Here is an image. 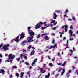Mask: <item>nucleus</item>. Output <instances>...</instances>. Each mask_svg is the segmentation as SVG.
Masks as SVG:
<instances>
[{"mask_svg": "<svg viewBox=\"0 0 78 78\" xmlns=\"http://www.w3.org/2000/svg\"><path fill=\"white\" fill-rule=\"evenodd\" d=\"M56 27H54L52 28V29L53 30H56Z\"/></svg>", "mask_w": 78, "mask_h": 78, "instance_id": "45", "label": "nucleus"}, {"mask_svg": "<svg viewBox=\"0 0 78 78\" xmlns=\"http://www.w3.org/2000/svg\"><path fill=\"white\" fill-rule=\"evenodd\" d=\"M35 52V51H34V50L33 51H32L31 53V55H34Z\"/></svg>", "mask_w": 78, "mask_h": 78, "instance_id": "25", "label": "nucleus"}, {"mask_svg": "<svg viewBox=\"0 0 78 78\" xmlns=\"http://www.w3.org/2000/svg\"><path fill=\"white\" fill-rule=\"evenodd\" d=\"M55 12L57 13H60V11L59 10H56L55 11Z\"/></svg>", "mask_w": 78, "mask_h": 78, "instance_id": "28", "label": "nucleus"}, {"mask_svg": "<svg viewBox=\"0 0 78 78\" xmlns=\"http://www.w3.org/2000/svg\"><path fill=\"white\" fill-rule=\"evenodd\" d=\"M49 49L48 48L47 50H45V52H47Z\"/></svg>", "mask_w": 78, "mask_h": 78, "instance_id": "56", "label": "nucleus"}, {"mask_svg": "<svg viewBox=\"0 0 78 78\" xmlns=\"http://www.w3.org/2000/svg\"><path fill=\"white\" fill-rule=\"evenodd\" d=\"M3 43H1V45H0V48H1V47H2L3 46Z\"/></svg>", "mask_w": 78, "mask_h": 78, "instance_id": "41", "label": "nucleus"}, {"mask_svg": "<svg viewBox=\"0 0 78 78\" xmlns=\"http://www.w3.org/2000/svg\"><path fill=\"white\" fill-rule=\"evenodd\" d=\"M20 64H21L22 63L24 62V60H22L21 61H20Z\"/></svg>", "mask_w": 78, "mask_h": 78, "instance_id": "42", "label": "nucleus"}, {"mask_svg": "<svg viewBox=\"0 0 78 78\" xmlns=\"http://www.w3.org/2000/svg\"><path fill=\"white\" fill-rule=\"evenodd\" d=\"M23 76H24L23 75H21V76H20V77L21 78H23Z\"/></svg>", "mask_w": 78, "mask_h": 78, "instance_id": "48", "label": "nucleus"}, {"mask_svg": "<svg viewBox=\"0 0 78 78\" xmlns=\"http://www.w3.org/2000/svg\"><path fill=\"white\" fill-rule=\"evenodd\" d=\"M67 12H69V10H68V9H66V11L65 12V13L66 14H67Z\"/></svg>", "mask_w": 78, "mask_h": 78, "instance_id": "27", "label": "nucleus"}, {"mask_svg": "<svg viewBox=\"0 0 78 78\" xmlns=\"http://www.w3.org/2000/svg\"><path fill=\"white\" fill-rule=\"evenodd\" d=\"M66 64V61H65V62L62 64V66L63 67L65 66Z\"/></svg>", "mask_w": 78, "mask_h": 78, "instance_id": "26", "label": "nucleus"}, {"mask_svg": "<svg viewBox=\"0 0 78 78\" xmlns=\"http://www.w3.org/2000/svg\"><path fill=\"white\" fill-rule=\"evenodd\" d=\"M70 29H73V27H72V25H71L70 26Z\"/></svg>", "mask_w": 78, "mask_h": 78, "instance_id": "43", "label": "nucleus"}, {"mask_svg": "<svg viewBox=\"0 0 78 78\" xmlns=\"http://www.w3.org/2000/svg\"><path fill=\"white\" fill-rule=\"evenodd\" d=\"M42 30H44L45 29H46V27H42Z\"/></svg>", "mask_w": 78, "mask_h": 78, "instance_id": "46", "label": "nucleus"}, {"mask_svg": "<svg viewBox=\"0 0 78 78\" xmlns=\"http://www.w3.org/2000/svg\"><path fill=\"white\" fill-rule=\"evenodd\" d=\"M69 51H70V52H73V50H69Z\"/></svg>", "mask_w": 78, "mask_h": 78, "instance_id": "62", "label": "nucleus"}, {"mask_svg": "<svg viewBox=\"0 0 78 78\" xmlns=\"http://www.w3.org/2000/svg\"><path fill=\"white\" fill-rule=\"evenodd\" d=\"M64 27L65 28V32H67V28H68V26H67V25H65Z\"/></svg>", "mask_w": 78, "mask_h": 78, "instance_id": "12", "label": "nucleus"}, {"mask_svg": "<svg viewBox=\"0 0 78 78\" xmlns=\"http://www.w3.org/2000/svg\"><path fill=\"white\" fill-rule=\"evenodd\" d=\"M57 55L58 56H61V54H60V53H58L57 54Z\"/></svg>", "mask_w": 78, "mask_h": 78, "instance_id": "54", "label": "nucleus"}, {"mask_svg": "<svg viewBox=\"0 0 78 78\" xmlns=\"http://www.w3.org/2000/svg\"><path fill=\"white\" fill-rule=\"evenodd\" d=\"M49 66H52L53 64L52 63H50L49 64Z\"/></svg>", "mask_w": 78, "mask_h": 78, "instance_id": "40", "label": "nucleus"}, {"mask_svg": "<svg viewBox=\"0 0 78 78\" xmlns=\"http://www.w3.org/2000/svg\"><path fill=\"white\" fill-rule=\"evenodd\" d=\"M57 24V22L54 23L53 25H56Z\"/></svg>", "mask_w": 78, "mask_h": 78, "instance_id": "44", "label": "nucleus"}, {"mask_svg": "<svg viewBox=\"0 0 78 78\" xmlns=\"http://www.w3.org/2000/svg\"><path fill=\"white\" fill-rule=\"evenodd\" d=\"M52 42V44H54V43H55V41L54 38H53V39Z\"/></svg>", "mask_w": 78, "mask_h": 78, "instance_id": "32", "label": "nucleus"}, {"mask_svg": "<svg viewBox=\"0 0 78 78\" xmlns=\"http://www.w3.org/2000/svg\"><path fill=\"white\" fill-rule=\"evenodd\" d=\"M62 71L63 72H62L61 75H63L64 74V72H65V69H62Z\"/></svg>", "mask_w": 78, "mask_h": 78, "instance_id": "20", "label": "nucleus"}, {"mask_svg": "<svg viewBox=\"0 0 78 78\" xmlns=\"http://www.w3.org/2000/svg\"><path fill=\"white\" fill-rule=\"evenodd\" d=\"M62 70V68L58 69H56V71H58V72H60V71Z\"/></svg>", "mask_w": 78, "mask_h": 78, "instance_id": "22", "label": "nucleus"}, {"mask_svg": "<svg viewBox=\"0 0 78 78\" xmlns=\"http://www.w3.org/2000/svg\"><path fill=\"white\" fill-rule=\"evenodd\" d=\"M55 57H54V58L52 59V61H55Z\"/></svg>", "mask_w": 78, "mask_h": 78, "instance_id": "58", "label": "nucleus"}, {"mask_svg": "<svg viewBox=\"0 0 78 78\" xmlns=\"http://www.w3.org/2000/svg\"><path fill=\"white\" fill-rule=\"evenodd\" d=\"M28 31H30V29H31V27H28Z\"/></svg>", "mask_w": 78, "mask_h": 78, "instance_id": "34", "label": "nucleus"}, {"mask_svg": "<svg viewBox=\"0 0 78 78\" xmlns=\"http://www.w3.org/2000/svg\"><path fill=\"white\" fill-rule=\"evenodd\" d=\"M45 69V67H44L43 68H41L40 69V72H42V73H45V71L43 69Z\"/></svg>", "mask_w": 78, "mask_h": 78, "instance_id": "10", "label": "nucleus"}, {"mask_svg": "<svg viewBox=\"0 0 78 78\" xmlns=\"http://www.w3.org/2000/svg\"><path fill=\"white\" fill-rule=\"evenodd\" d=\"M24 57V56H23L22 54H21L20 55V58H21V59H23Z\"/></svg>", "mask_w": 78, "mask_h": 78, "instance_id": "19", "label": "nucleus"}, {"mask_svg": "<svg viewBox=\"0 0 78 78\" xmlns=\"http://www.w3.org/2000/svg\"><path fill=\"white\" fill-rule=\"evenodd\" d=\"M30 72H27V75H29V74H30Z\"/></svg>", "mask_w": 78, "mask_h": 78, "instance_id": "49", "label": "nucleus"}, {"mask_svg": "<svg viewBox=\"0 0 78 78\" xmlns=\"http://www.w3.org/2000/svg\"><path fill=\"white\" fill-rule=\"evenodd\" d=\"M16 59L18 61H20V58H16Z\"/></svg>", "mask_w": 78, "mask_h": 78, "instance_id": "39", "label": "nucleus"}, {"mask_svg": "<svg viewBox=\"0 0 78 78\" xmlns=\"http://www.w3.org/2000/svg\"><path fill=\"white\" fill-rule=\"evenodd\" d=\"M72 72V71L71 70H69V71L66 74V76L67 77H68V78L69 77V76H70V75L69 74H70V73H71ZM68 75H69L68 76Z\"/></svg>", "mask_w": 78, "mask_h": 78, "instance_id": "11", "label": "nucleus"}, {"mask_svg": "<svg viewBox=\"0 0 78 78\" xmlns=\"http://www.w3.org/2000/svg\"><path fill=\"white\" fill-rule=\"evenodd\" d=\"M31 69H32V66H30V67L29 68L30 70H31Z\"/></svg>", "mask_w": 78, "mask_h": 78, "instance_id": "59", "label": "nucleus"}, {"mask_svg": "<svg viewBox=\"0 0 78 78\" xmlns=\"http://www.w3.org/2000/svg\"><path fill=\"white\" fill-rule=\"evenodd\" d=\"M16 76L17 77H19V74L18 73H16Z\"/></svg>", "mask_w": 78, "mask_h": 78, "instance_id": "31", "label": "nucleus"}, {"mask_svg": "<svg viewBox=\"0 0 78 78\" xmlns=\"http://www.w3.org/2000/svg\"><path fill=\"white\" fill-rule=\"evenodd\" d=\"M24 58L25 59H27V57L26 56H24Z\"/></svg>", "mask_w": 78, "mask_h": 78, "instance_id": "50", "label": "nucleus"}, {"mask_svg": "<svg viewBox=\"0 0 78 78\" xmlns=\"http://www.w3.org/2000/svg\"><path fill=\"white\" fill-rule=\"evenodd\" d=\"M37 39L39 38L40 37V34H38V35L37 37Z\"/></svg>", "mask_w": 78, "mask_h": 78, "instance_id": "36", "label": "nucleus"}, {"mask_svg": "<svg viewBox=\"0 0 78 78\" xmlns=\"http://www.w3.org/2000/svg\"><path fill=\"white\" fill-rule=\"evenodd\" d=\"M73 20H75V17H73Z\"/></svg>", "mask_w": 78, "mask_h": 78, "instance_id": "60", "label": "nucleus"}, {"mask_svg": "<svg viewBox=\"0 0 78 78\" xmlns=\"http://www.w3.org/2000/svg\"><path fill=\"white\" fill-rule=\"evenodd\" d=\"M31 45H30L28 46V49L27 50V51H30V50L31 49Z\"/></svg>", "mask_w": 78, "mask_h": 78, "instance_id": "16", "label": "nucleus"}, {"mask_svg": "<svg viewBox=\"0 0 78 78\" xmlns=\"http://www.w3.org/2000/svg\"><path fill=\"white\" fill-rule=\"evenodd\" d=\"M46 23H47V22H40L38 24H39V25H45V24H46Z\"/></svg>", "mask_w": 78, "mask_h": 78, "instance_id": "13", "label": "nucleus"}, {"mask_svg": "<svg viewBox=\"0 0 78 78\" xmlns=\"http://www.w3.org/2000/svg\"><path fill=\"white\" fill-rule=\"evenodd\" d=\"M27 42H28V41L25 40L23 41L21 44V45H25V44L27 43Z\"/></svg>", "mask_w": 78, "mask_h": 78, "instance_id": "8", "label": "nucleus"}, {"mask_svg": "<svg viewBox=\"0 0 78 78\" xmlns=\"http://www.w3.org/2000/svg\"><path fill=\"white\" fill-rule=\"evenodd\" d=\"M54 19H56V17H57V15L55 12H54L52 15Z\"/></svg>", "mask_w": 78, "mask_h": 78, "instance_id": "7", "label": "nucleus"}, {"mask_svg": "<svg viewBox=\"0 0 78 78\" xmlns=\"http://www.w3.org/2000/svg\"><path fill=\"white\" fill-rule=\"evenodd\" d=\"M55 22H56V20H52L51 21V23H54Z\"/></svg>", "mask_w": 78, "mask_h": 78, "instance_id": "33", "label": "nucleus"}, {"mask_svg": "<svg viewBox=\"0 0 78 78\" xmlns=\"http://www.w3.org/2000/svg\"><path fill=\"white\" fill-rule=\"evenodd\" d=\"M73 39H74L73 38H70V39H69V40H70V41H72V40H73Z\"/></svg>", "mask_w": 78, "mask_h": 78, "instance_id": "55", "label": "nucleus"}, {"mask_svg": "<svg viewBox=\"0 0 78 78\" xmlns=\"http://www.w3.org/2000/svg\"><path fill=\"white\" fill-rule=\"evenodd\" d=\"M12 60H11L10 59H8L7 60V62H12Z\"/></svg>", "mask_w": 78, "mask_h": 78, "instance_id": "30", "label": "nucleus"}, {"mask_svg": "<svg viewBox=\"0 0 78 78\" xmlns=\"http://www.w3.org/2000/svg\"><path fill=\"white\" fill-rule=\"evenodd\" d=\"M44 59V57L43 56H41V59L40 60V62H42V61H43V60Z\"/></svg>", "mask_w": 78, "mask_h": 78, "instance_id": "23", "label": "nucleus"}, {"mask_svg": "<svg viewBox=\"0 0 78 78\" xmlns=\"http://www.w3.org/2000/svg\"><path fill=\"white\" fill-rule=\"evenodd\" d=\"M19 38V36H17L16 38H15L13 39L12 40L11 42L12 43H13V42H14V41L18 42H19V41H20L18 39Z\"/></svg>", "mask_w": 78, "mask_h": 78, "instance_id": "2", "label": "nucleus"}, {"mask_svg": "<svg viewBox=\"0 0 78 78\" xmlns=\"http://www.w3.org/2000/svg\"><path fill=\"white\" fill-rule=\"evenodd\" d=\"M36 62H37V58H35L34 60V61L32 63V66H34V64H35Z\"/></svg>", "mask_w": 78, "mask_h": 78, "instance_id": "15", "label": "nucleus"}, {"mask_svg": "<svg viewBox=\"0 0 78 78\" xmlns=\"http://www.w3.org/2000/svg\"><path fill=\"white\" fill-rule=\"evenodd\" d=\"M21 75H24V73L23 72H21Z\"/></svg>", "mask_w": 78, "mask_h": 78, "instance_id": "52", "label": "nucleus"}, {"mask_svg": "<svg viewBox=\"0 0 78 78\" xmlns=\"http://www.w3.org/2000/svg\"><path fill=\"white\" fill-rule=\"evenodd\" d=\"M24 64H26V65H27V66H28L29 65H30V64H29V63H27V62H26L25 63H24Z\"/></svg>", "mask_w": 78, "mask_h": 78, "instance_id": "38", "label": "nucleus"}, {"mask_svg": "<svg viewBox=\"0 0 78 78\" xmlns=\"http://www.w3.org/2000/svg\"><path fill=\"white\" fill-rule=\"evenodd\" d=\"M20 39H23L25 37V34H23L20 35Z\"/></svg>", "mask_w": 78, "mask_h": 78, "instance_id": "14", "label": "nucleus"}, {"mask_svg": "<svg viewBox=\"0 0 78 78\" xmlns=\"http://www.w3.org/2000/svg\"><path fill=\"white\" fill-rule=\"evenodd\" d=\"M73 51H76V49H75V47H73Z\"/></svg>", "mask_w": 78, "mask_h": 78, "instance_id": "37", "label": "nucleus"}, {"mask_svg": "<svg viewBox=\"0 0 78 78\" xmlns=\"http://www.w3.org/2000/svg\"><path fill=\"white\" fill-rule=\"evenodd\" d=\"M44 39L45 40H49V38L47 36H45Z\"/></svg>", "mask_w": 78, "mask_h": 78, "instance_id": "21", "label": "nucleus"}, {"mask_svg": "<svg viewBox=\"0 0 78 78\" xmlns=\"http://www.w3.org/2000/svg\"><path fill=\"white\" fill-rule=\"evenodd\" d=\"M29 33L30 36H33L34 35V33L31 30L29 31Z\"/></svg>", "mask_w": 78, "mask_h": 78, "instance_id": "6", "label": "nucleus"}, {"mask_svg": "<svg viewBox=\"0 0 78 78\" xmlns=\"http://www.w3.org/2000/svg\"><path fill=\"white\" fill-rule=\"evenodd\" d=\"M51 35H52V36H55V34L52 33L51 34Z\"/></svg>", "mask_w": 78, "mask_h": 78, "instance_id": "61", "label": "nucleus"}, {"mask_svg": "<svg viewBox=\"0 0 78 78\" xmlns=\"http://www.w3.org/2000/svg\"><path fill=\"white\" fill-rule=\"evenodd\" d=\"M32 47V49H35V48L33 47Z\"/></svg>", "mask_w": 78, "mask_h": 78, "instance_id": "63", "label": "nucleus"}, {"mask_svg": "<svg viewBox=\"0 0 78 78\" xmlns=\"http://www.w3.org/2000/svg\"><path fill=\"white\" fill-rule=\"evenodd\" d=\"M50 73H48V75H46L45 76V78H49V77H50Z\"/></svg>", "mask_w": 78, "mask_h": 78, "instance_id": "18", "label": "nucleus"}, {"mask_svg": "<svg viewBox=\"0 0 78 78\" xmlns=\"http://www.w3.org/2000/svg\"><path fill=\"white\" fill-rule=\"evenodd\" d=\"M36 27H35V29H37L38 28H39L41 27V25L38 23L36 25Z\"/></svg>", "mask_w": 78, "mask_h": 78, "instance_id": "9", "label": "nucleus"}, {"mask_svg": "<svg viewBox=\"0 0 78 78\" xmlns=\"http://www.w3.org/2000/svg\"><path fill=\"white\" fill-rule=\"evenodd\" d=\"M33 36L29 37L28 38V42H33Z\"/></svg>", "mask_w": 78, "mask_h": 78, "instance_id": "4", "label": "nucleus"}, {"mask_svg": "<svg viewBox=\"0 0 78 78\" xmlns=\"http://www.w3.org/2000/svg\"><path fill=\"white\" fill-rule=\"evenodd\" d=\"M56 47H57V44L55 43V44L54 46H50V47H49V46H48L46 47V48H48L49 49H51V48H56Z\"/></svg>", "mask_w": 78, "mask_h": 78, "instance_id": "5", "label": "nucleus"}, {"mask_svg": "<svg viewBox=\"0 0 78 78\" xmlns=\"http://www.w3.org/2000/svg\"><path fill=\"white\" fill-rule=\"evenodd\" d=\"M72 53H71L70 55V56H72Z\"/></svg>", "mask_w": 78, "mask_h": 78, "instance_id": "64", "label": "nucleus"}, {"mask_svg": "<svg viewBox=\"0 0 78 78\" xmlns=\"http://www.w3.org/2000/svg\"><path fill=\"white\" fill-rule=\"evenodd\" d=\"M69 33L70 34H73V32H72V30H69Z\"/></svg>", "mask_w": 78, "mask_h": 78, "instance_id": "24", "label": "nucleus"}, {"mask_svg": "<svg viewBox=\"0 0 78 78\" xmlns=\"http://www.w3.org/2000/svg\"><path fill=\"white\" fill-rule=\"evenodd\" d=\"M8 57L9 59L12 60L14 59L15 55H14L12 54H10L8 55Z\"/></svg>", "mask_w": 78, "mask_h": 78, "instance_id": "3", "label": "nucleus"}, {"mask_svg": "<svg viewBox=\"0 0 78 78\" xmlns=\"http://www.w3.org/2000/svg\"><path fill=\"white\" fill-rule=\"evenodd\" d=\"M0 57H1V58H2L3 57V55H2V54L0 53Z\"/></svg>", "mask_w": 78, "mask_h": 78, "instance_id": "47", "label": "nucleus"}, {"mask_svg": "<svg viewBox=\"0 0 78 78\" xmlns=\"http://www.w3.org/2000/svg\"><path fill=\"white\" fill-rule=\"evenodd\" d=\"M9 44H8L7 45H5L2 48V49L4 50V51H6V50H8V47H9Z\"/></svg>", "mask_w": 78, "mask_h": 78, "instance_id": "1", "label": "nucleus"}, {"mask_svg": "<svg viewBox=\"0 0 78 78\" xmlns=\"http://www.w3.org/2000/svg\"><path fill=\"white\" fill-rule=\"evenodd\" d=\"M57 65H58L59 66H61V63H57Z\"/></svg>", "mask_w": 78, "mask_h": 78, "instance_id": "53", "label": "nucleus"}, {"mask_svg": "<svg viewBox=\"0 0 78 78\" xmlns=\"http://www.w3.org/2000/svg\"><path fill=\"white\" fill-rule=\"evenodd\" d=\"M10 78H13V76L12 75H10Z\"/></svg>", "mask_w": 78, "mask_h": 78, "instance_id": "57", "label": "nucleus"}, {"mask_svg": "<svg viewBox=\"0 0 78 78\" xmlns=\"http://www.w3.org/2000/svg\"><path fill=\"white\" fill-rule=\"evenodd\" d=\"M48 57L49 59H51V58H50V56H48Z\"/></svg>", "mask_w": 78, "mask_h": 78, "instance_id": "51", "label": "nucleus"}, {"mask_svg": "<svg viewBox=\"0 0 78 78\" xmlns=\"http://www.w3.org/2000/svg\"><path fill=\"white\" fill-rule=\"evenodd\" d=\"M5 72L4 69H1L0 70V73H3Z\"/></svg>", "mask_w": 78, "mask_h": 78, "instance_id": "17", "label": "nucleus"}, {"mask_svg": "<svg viewBox=\"0 0 78 78\" xmlns=\"http://www.w3.org/2000/svg\"><path fill=\"white\" fill-rule=\"evenodd\" d=\"M47 33H45L42 34V36H47Z\"/></svg>", "mask_w": 78, "mask_h": 78, "instance_id": "29", "label": "nucleus"}, {"mask_svg": "<svg viewBox=\"0 0 78 78\" xmlns=\"http://www.w3.org/2000/svg\"><path fill=\"white\" fill-rule=\"evenodd\" d=\"M13 69H17V67L16 66H13L12 67Z\"/></svg>", "mask_w": 78, "mask_h": 78, "instance_id": "35", "label": "nucleus"}]
</instances>
